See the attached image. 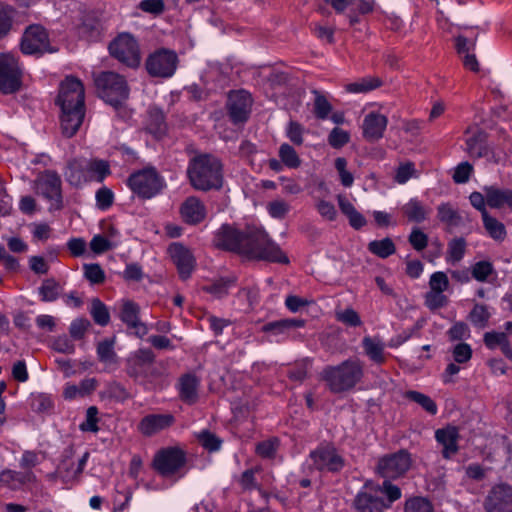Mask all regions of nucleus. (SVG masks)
I'll use <instances>...</instances> for the list:
<instances>
[{
    "label": "nucleus",
    "mask_w": 512,
    "mask_h": 512,
    "mask_svg": "<svg viewBox=\"0 0 512 512\" xmlns=\"http://www.w3.org/2000/svg\"><path fill=\"white\" fill-rule=\"evenodd\" d=\"M215 247L250 260L287 264L288 257L267 233L256 226L223 224L214 233Z\"/></svg>",
    "instance_id": "f257e3e1"
},
{
    "label": "nucleus",
    "mask_w": 512,
    "mask_h": 512,
    "mask_svg": "<svg viewBox=\"0 0 512 512\" xmlns=\"http://www.w3.org/2000/svg\"><path fill=\"white\" fill-rule=\"evenodd\" d=\"M85 90L82 82L67 76L59 86L57 104L61 108V128L64 136L70 138L80 128L85 115Z\"/></svg>",
    "instance_id": "f03ea898"
},
{
    "label": "nucleus",
    "mask_w": 512,
    "mask_h": 512,
    "mask_svg": "<svg viewBox=\"0 0 512 512\" xmlns=\"http://www.w3.org/2000/svg\"><path fill=\"white\" fill-rule=\"evenodd\" d=\"M187 175L192 187L199 191L218 190L223 185L222 163L211 154L193 157L189 161Z\"/></svg>",
    "instance_id": "7ed1b4c3"
},
{
    "label": "nucleus",
    "mask_w": 512,
    "mask_h": 512,
    "mask_svg": "<svg viewBox=\"0 0 512 512\" xmlns=\"http://www.w3.org/2000/svg\"><path fill=\"white\" fill-rule=\"evenodd\" d=\"M363 377V364L358 359H348L339 365H328L320 373L332 393H343L353 389Z\"/></svg>",
    "instance_id": "20e7f679"
},
{
    "label": "nucleus",
    "mask_w": 512,
    "mask_h": 512,
    "mask_svg": "<svg viewBox=\"0 0 512 512\" xmlns=\"http://www.w3.org/2000/svg\"><path fill=\"white\" fill-rule=\"evenodd\" d=\"M94 82L100 98L111 106L117 108L128 99L129 87L123 76L105 71L98 74Z\"/></svg>",
    "instance_id": "39448f33"
},
{
    "label": "nucleus",
    "mask_w": 512,
    "mask_h": 512,
    "mask_svg": "<svg viewBox=\"0 0 512 512\" xmlns=\"http://www.w3.org/2000/svg\"><path fill=\"white\" fill-rule=\"evenodd\" d=\"M127 185L139 198L151 199L165 187L164 178L153 167H147L132 173Z\"/></svg>",
    "instance_id": "423d86ee"
},
{
    "label": "nucleus",
    "mask_w": 512,
    "mask_h": 512,
    "mask_svg": "<svg viewBox=\"0 0 512 512\" xmlns=\"http://www.w3.org/2000/svg\"><path fill=\"white\" fill-rule=\"evenodd\" d=\"M345 465L344 458L338 453L334 445L323 443L309 453L305 462L308 470L336 473Z\"/></svg>",
    "instance_id": "0eeeda50"
},
{
    "label": "nucleus",
    "mask_w": 512,
    "mask_h": 512,
    "mask_svg": "<svg viewBox=\"0 0 512 512\" xmlns=\"http://www.w3.org/2000/svg\"><path fill=\"white\" fill-rule=\"evenodd\" d=\"M126 373L134 380H152L161 375L155 367V354L147 348L138 349L130 354L126 360Z\"/></svg>",
    "instance_id": "6e6552de"
},
{
    "label": "nucleus",
    "mask_w": 512,
    "mask_h": 512,
    "mask_svg": "<svg viewBox=\"0 0 512 512\" xmlns=\"http://www.w3.org/2000/svg\"><path fill=\"white\" fill-rule=\"evenodd\" d=\"M412 466L411 454L401 449L379 458L376 471L383 479H398L403 477Z\"/></svg>",
    "instance_id": "1a4fd4ad"
},
{
    "label": "nucleus",
    "mask_w": 512,
    "mask_h": 512,
    "mask_svg": "<svg viewBox=\"0 0 512 512\" xmlns=\"http://www.w3.org/2000/svg\"><path fill=\"white\" fill-rule=\"evenodd\" d=\"M178 65L177 54L170 49L161 48L151 53L145 62L148 74L152 77L170 78Z\"/></svg>",
    "instance_id": "9d476101"
},
{
    "label": "nucleus",
    "mask_w": 512,
    "mask_h": 512,
    "mask_svg": "<svg viewBox=\"0 0 512 512\" xmlns=\"http://www.w3.org/2000/svg\"><path fill=\"white\" fill-rule=\"evenodd\" d=\"M22 72L17 59L9 53H0V92L12 94L22 84Z\"/></svg>",
    "instance_id": "9b49d317"
},
{
    "label": "nucleus",
    "mask_w": 512,
    "mask_h": 512,
    "mask_svg": "<svg viewBox=\"0 0 512 512\" xmlns=\"http://www.w3.org/2000/svg\"><path fill=\"white\" fill-rule=\"evenodd\" d=\"M186 464V455L178 447H167L159 450L153 459L154 469L163 477L175 475Z\"/></svg>",
    "instance_id": "f8f14e48"
},
{
    "label": "nucleus",
    "mask_w": 512,
    "mask_h": 512,
    "mask_svg": "<svg viewBox=\"0 0 512 512\" xmlns=\"http://www.w3.org/2000/svg\"><path fill=\"white\" fill-rule=\"evenodd\" d=\"M21 50L24 54L53 53L56 49L50 46L49 36L46 29L38 24L26 28L21 41Z\"/></svg>",
    "instance_id": "ddd939ff"
},
{
    "label": "nucleus",
    "mask_w": 512,
    "mask_h": 512,
    "mask_svg": "<svg viewBox=\"0 0 512 512\" xmlns=\"http://www.w3.org/2000/svg\"><path fill=\"white\" fill-rule=\"evenodd\" d=\"M110 54L129 67L140 63L139 48L136 40L129 34H121L109 45Z\"/></svg>",
    "instance_id": "4468645a"
},
{
    "label": "nucleus",
    "mask_w": 512,
    "mask_h": 512,
    "mask_svg": "<svg viewBox=\"0 0 512 512\" xmlns=\"http://www.w3.org/2000/svg\"><path fill=\"white\" fill-rule=\"evenodd\" d=\"M379 484L366 483L355 496L353 505L358 512H383L389 508L379 495Z\"/></svg>",
    "instance_id": "2eb2a0df"
},
{
    "label": "nucleus",
    "mask_w": 512,
    "mask_h": 512,
    "mask_svg": "<svg viewBox=\"0 0 512 512\" xmlns=\"http://www.w3.org/2000/svg\"><path fill=\"white\" fill-rule=\"evenodd\" d=\"M486 512H512V486L499 483L491 487L484 500Z\"/></svg>",
    "instance_id": "dca6fc26"
},
{
    "label": "nucleus",
    "mask_w": 512,
    "mask_h": 512,
    "mask_svg": "<svg viewBox=\"0 0 512 512\" xmlns=\"http://www.w3.org/2000/svg\"><path fill=\"white\" fill-rule=\"evenodd\" d=\"M252 106L250 93L245 90L230 92L227 108L231 121L234 124L244 123L248 120Z\"/></svg>",
    "instance_id": "f3484780"
},
{
    "label": "nucleus",
    "mask_w": 512,
    "mask_h": 512,
    "mask_svg": "<svg viewBox=\"0 0 512 512\" xmlns=\"http://www.w3.org/2000/svg\"><path fill=\"white\" fill-rule=\"evenodd\" d=\"M89 452H85L78 460H75L72 451H65L61 462L58 465V473L64 484H72L79 480L86 463L89 459Z\"/></svg>",
    "instance_id": "a211bd4d"
},
{
    "label": "nucleus",
    "mask_w": 512,
    "mask_h": 512,
    "mask_svg": "<svg viewBox=\"0 0 512 512\" xmlns=\"http://www.w3.org/2000/svg\"><path fill=\"white\" fill-rule=\"evenodd\" d=\"M35 188L36 192L44 198L56 204L62 202L61 179L57 172L47 170L40 174L35 181Z\"/></svg>",
    "instance_id": "6ab92c4d"
},
{
    "label": "nucleus",
    "mask_w": 512,
    "mask_h": 512,
    "mask_svg": "<svg viewBox=\"0 0 512 512\" xmlns=\"http://www.w3.org/2000/svg\"><path fill=\"white\" fill-rule=\"evenodd\" d=\"M466 152L472 158H486L488 161L497 163L498 159L487 142V134L481 130H477L466 141Z\"/></svg>",
    "instance_id": "aec40b11"
},
{
    "label": "nucleus",
    "mask_w": 512,
    "mask_h": 512,
    "mask_svg": "<svg viewBox=\"0 0 512 512\" xmlns=\"http://www.w3.org/2000/svg\"><path fill=\"white\" fill-rule=\"evenodd\" d=\"M169 254L177 267L180 278L188 279L195 268V258L191 251L180 243H173L169 247Z\"/></svg>",
    "instance_id": "412c9836"
},
{
    "label": "nucleus",
    "mask_w": 512,
    "mask_h": 512,
    "mask_svg": "<svg viewBox=\"0 0 512 512\" xmlns=\"http://www.w3.org/2000/svg\"><path fill=\"white\" fill-rule=\"evenodd\" d=\"M174 421L172 414H148L139 422L138 430L142 435L150 437L169 428Z\"/></svg>",
    "instance_id": "4be33fe9"
},
{
    "label": "nucleus",
    "mask_w": 512,
    "mask_h": 512,
    "mask_svg": "<svg viewBox=\"0 0 512 512\" xmlns=\"http://www.w3.org/2000/svg\"><path fill=\"white\" fill-rule=\"evenodd\" d=\"M120 318L129 329L133 330L137 337L142 338L148 333L147 326L139 319V306L136 303L132 301L124 302Z\"/></svg>",
    "instance_id": "5701e85b"
},
{
    "label": "nucleus",
    "mask_w": 512,
    "mask_h": 512,
    "mask_svg": "<svg viewBox=\"0 0 512 512\" xmlns=\"http://www.w3.org/2000/svg\"><path fill=\"white\" fill-rule=\"evenodd\" d=\"M180 213L186 223L198 224L205 219L206 208L199 198L190 196L182 203Z\"/></svg>",
    "instance_id": "b1692460"
},
{
    "label": "nucleus",
    "mask_w": 512,
    "mask_h": 512,
    "mask_svg": "<svg viewBox=\"0 0 512 512\" xmlns=\"http://www.w3.org/2000/svg\"><path fill=\"white\" fill-rule=\"evenodd\" d=\"M199 378L193 373L182 375L177 383L180 399L187 404H194L198 399Z\"/></svg>",
    "instance_id": "393cba45"
},
{
    "label": "nucleus",
    "mask_w": 512,
    "mask_h": 512,
    "mask_svg": "<svg viewBox=\"0 0 512 512\" xmlns=\"http://www.w3.org/2000/svg\"><path fill=\"white\" fill-rule=\"evenodd\" d=\"M387 118L379 113L367 114L363 121V135L369 141H376L383 136L387 126Z\"/></svg>",
    "instance_id": "a878e982"
},
{
    "label": "nucleus",
    "mask_w": 512,
    "mask_h": 512,
    "mask_svg": "<svg viewBox=\"0 0 512 512\" xmlns=\"http://www.w3.org/2000/svg\"><path fill=\"white\" fill-rule=\"evenodd\" d=\"M486 194V203L490 208L501 209L507 206L512 210V190L502 189L497 186H485L483 188Z\"/></svg>",
    "instance_id": "bb28decb"
},
{
    "label": "nucleus",
    "mask_w": 512,
    "mask_h": 512,
    "mask_svg": "<svg viewBox=\"0 0 512 512\" xmlns=\"http://www.w3.org/2000/svg\"><path fill=\"white\" fill-rule=\"evenodd\" d=\"M459 438L458 429L454 426H447L435 432V439L443 446V457L450 458L458 450L457 441Z\"/></svg>",
    "instance_id": "cd10ccee"
},
{
    "label": "nucleus",
    "mask_w": 512,
    "mask_h": 512,
    "mask_svg": "<svg viewBox=\"0 0 512 512\" xmlns=\"http://www.w3.org/2000/svg\"><path fill=\"white\" fill-rule=\"evenodd\" d=\"M102 23L95 12H89L82 16L78 26V34L86 40H96L102 32Z\"/></svg>",
    "instance_id": "c85d7f7f"
},
{
    "label": "nucleus",
    "mask_w": 512,
    "mask_h": 512,
    "mask_svg": "<svg viewBox=\"0 0 512 512\" xmlns=\"http://www.w3.org/2000/svg\"><path fill=\"white\" fill-rule=\"evenodd\" d=\"M35 481L36 476L31 470L18 472L6 469L0 473V483L12 490H17L24 484Z\"/></svg>",
    "instance_id": "c756f323"
},
{
    "label": "nucleus",
    "mask_w": 512,
    "mask_h": 512,
    "mask_svg": "<svg viewBox=\"0 0 512 512\" xmlns=\"http://www.w3.org/2000/svg\"><path fill=\"white\" fill-rule=\"evenodd\" d=\"M85 158H74L68 161L64 171L66 181L75 187H80L87 183Z\"/></svg>",
    "instance_id": "7c9ffc66"
},
{
    "label": "nucleus",
    "mask_w": 512,
    "mask_h": 512,
    "mask_svg": "<svg viewBox=\"0 0 512 512\" xmlns=\"http://www.w3.org/2000/svg\"><path fill=\"white\" fill-rule=\"evenodd\" d=\"M401 211L408 221L422 223L429 217L431 209L418 198H411L401 207Z\"/></svg>",
    "instance_id": "2f4dec72"
},
{
    "label": "nucleus",
    "mask_w": 512,
    "mask_h": 512,
    "mask_svg": "<svg viewBox=\"0 0 512 512\" xmlns=\"http://www.w3.org/2000/svg\"><path fill=\"white\" fill-rule=\"evenodd\" d=\"M304 325L305 320L303 319L286 318L269 322L262 327V330L272 335H287L290 331L302 328Z\"/></svg>",
    "instance_id": "473e14b6"
},
{
    "label": "nucleus",
    "mask_w": 512,
    "mask_h": 512,
    "mask_svg": "<svg viewBox=\"0 0 512 512\" xmlns=\"http://www.w3.org/2000/svg\"><path fill=\"white\" fill-rule=\"evenodd\" d=\"M84 168L86 170L87 182H102L111 173L109 163L102 159L85 158Z\"/></svg>",
    "instance_id": "72a5a7b5"
},
{
    "label": "nucleus",
    "mask_w": 512,
    "mask_h": 512,
    "mask_svg": "<svg viewBox=\"0 0 512 512\" xmlns=\"http://www.w3.org/2000/svg\"><path fill=\"white\" fill-rule=\"evenodd\" d=\"M362 346L365 354L370 360L376 364H382L385 361L384 356V343L376 337L365 336L362 340Z\"/></svg>",
    "instance_id": "f704fd0d"
},
{
    "label": "nucleus",
    "mask_w": 512,
    "mask_h": 512,
    "mask_svg": "<svg viewBox=\"0 0 512 512\" xmlns=\"http://www.w3.org/2000/svg\"><path fill=\"white\" fill-rule=\"evenodd\" d=\"M483 226L488 235L495 241L502 242L507 236L505 225L489 213L482 217Z\"/></svg>",
    "instance_id": "c9c22d12"
},
{
    "label": "nucleus",
    "mask_w": 512,
    "mask_h": 512,
    "mask_svg": "<svg viewBox=\"0 0 512 512\" xmlns=\"http://www.w3.org/2000/svg\"><path fill=\"white\" fill-rule=\"evenodd\" d=\"M438 219L449 227H457L462 223L459 211L450 203H441L437 207Z\"/></svg>",
    "instance_id": "e433bc0d"
},
{
    "label": "nucleus",
    "mask_w": 512,
    "mask_h": 512,
    "mask_svg": "<svg viewBox=\"0 0 512 512\" xmlns=\"http://www.w3.org/2000/svg\"><path fill=\"white\" fill-rule=\"evenodd\" d=\"M491 315L487 305L475 303L467 318L474 327L484 329L488 326Z\"/></svg>",
    "instance_id": "4c0bfd02"
},
{
    "label": "nucleus",
    "mask_w": 512,
    "mask_h": 512,
    "mask_svg": "<svg viewBox=\"0 0 512 512\" xmlns=\"http://www.w3.org/2000/svg\"><path fill=\"white\" fill-rule=\"evenodd\" d=\"M166 128L167 125L163 111L156 107L150 108L148 112L147 130L155 136H161L166 132Z\"/></svg>",
    "instance_id": "58836bf2"
},
{
    "label": "nucleus",
    "mask_w": 512,
    "mask_h": 512,
    "mask_svg": "<svg viewBox=\"0 0 512 512\" xmlns=\"http://www.w3.org/2000/svg\"><path fill=\"white\" fill-rule=\"evenodd\" d=\"M114 338L104 339L97 345V356L100 362L105 365H116L118 363L117 355L114 351Z\"/></svg>",
    "instance_id": "ea45409f"
},
{
    "label": "nucleus",
    "mask_w": 512,
    "mask_h": 512,
    "mask_svg": "<svg viewBox=\"0 0 512 512\" xmlns=\"http://www.w3.org/2000/svg\"><path fill=\"white\" fill-rule=\"evenodd\" d=\"M382 83L378 77L367 76L347 84L346 90L350 93H367L380 87Z\"/></svg>",
    "instance_id": "a19ab883"
},
{
    "label": "nucleus",
    "mask_w": 512,
    "mask_h": 512,
    "mask_svg": "<svg viewBox=\"0 0 512 512\" xmlns=\"http://www.w3.org/2000/svg\"><path fill=\"white\" fill-rule=\"evenodd\" d=\"M368 250L379 258L385 259L396 252V247L394 242L389 237H386L369 242Z\"/></svg>",
    "instance_id": "79ce46f5"
},
{
    "label": "nucleus",
    "mask_w": 512,
    "mask_h": 512,
    "mask_svg": "<svg viewBox=\"0 0 512 512\" xmlns=\"http://www.w3.org/2000/svg\"><path fill=\"white\" fill-rule=\"evenodd\" d=\"M235 282L236 279L234 277L220 278L204 286L203 290L217 298H222L228 294L229 289L235 285Z\"/></svg>",
    "instance_id": "37998d69"
},
{
    "label": "nucleus",
    "mask_w": 512,
    "mask_h": 512,
    "mask_svg": "<svg viewBox=\"0 0 512 512\" xmlns=\"http://www.w3.org/2000/svg\"><path fill=\"white\" fill-rule=\"evenodd\" d=\"M61 290L60 284L53 278L44 280L38 288L39 295L43 302H53L57 300Z\"/></svg>",
    "instance_id": "c03bdc74"
},
{
    "label": "nucleus",
    "mask_w": 512,
    "mask_h": 512,
    "mask_svg": "<svg viewBox=\"0 0 512 512\" xmlns=\"http://www.w3.org/2000/svg\"><path fill=\"white\" fill-rule=\"evenodd\" d=\"M467 243L463 237L453 238L448 243L446 260L450 263L461 261L465 255Z\"/></svg>",
    "instance_id": "a18cd8bd"
},
{
    "label": "nucleus",
    "mask_w": 512,
    "mask_h": 512,
    "mask_svg": "<svg viewBox=\"0 0 512 512\" xmlns=\"http://www.w3.org/2000/svg\"><path fill=\"white\" fill-rule=\"evenodd\" d=\"M312 94L314 95L313 111L316 118L321 120L328 118L330 112L332 111V105L328 101L327 97L316 89L312 90Z\"/></svg>",
    "instance_id": "49530a36"
},
{
    "label": "nucleus",
    "mask_w": 512,
    "mask_h": 512,
    "mask_svg": "<svg viewBox=\"0 0 512 512\" xmlns=\"http://www.w3.org/2000/svg\"><path fill=\"white\" fill-rule=\"evenodd\" d=\"M405 397L420 405L426 412L435 415L438 411L436 403L427 395L418 391H407Z\"/></svg>",
    "instance_id": "de8ad7c7"
},
{
    "label": "nucleus",
    "mask_w": 512,
    "mask_h": 512,
    "mask_svg": "<svg viewBox=\"0 0 512 512\" xmlns=\"http://www.w3.org/2000/svg\"><path fill=\"white\" fill-rule=\"evenodd\" d=\"M90 314L100 326H106L110 321V314L105 304L98 298H94L91 302Z\"/></svg>",
    "instance_id": "09e8293b"
},
{
    "label": "nucleus",
    "mask_w": 512,
    "mask_h": 512,
    "mask_svg": "<svg viewBox=\"0 0 512 512\" xmlns=\"http://www.w3.org/2000/svg\"><path fill=\"white\" fill-rule=\"evenodd\" d=\"M279 157L281 162L289 168H297L300 166V158L295 149L287 143H284L279 148Z\"/></svg>",
    "instance_id": "8fccbe9b"
},
{
    "label": "nucleus",
    "mask_w": 512,
    "mask_h": 512,
    "mask_svg": "<svg viewBox=\"0 0 512 512\" xmlns=\"http://www.w3.org/2000/svg\"><path fill=\"white\" fill-rule=\"evenodd\" d=\"M392 479H384L382 485H379V495H385V502L389 503V508L391 504L398 499L401 498L402 492L401 489L391 482Z\"/></svg>",
    "instance_id": "3c124183"
},
{
    "label": "nucleus",
    "mask_w": 512,
    "mask_h": 512,
    "mask_svg": "<svg viewBox=\"0 0 512 512\" xmlns=\"http://www.w3.org/2000/svg\"><path fill=\"white\" fill-rule=\"evenodd\" d=\"M405 512H434L432 503L424 497H412L405 502Z\"/></svg>",
    "instance_id": "603ef678"
},
{
    "label": "nucleus",
    "mask_w": 512,
    "mask_h": 512,
    "mask_svg": "<svg viewBox=\"0 0 512 512\" xmlns=\"http://www.w3.org/2000/svg\"><path fill=\"white\" fill-rule=\"evenodd\" d=\"M494 272V266L490 261H479L472 266L471 275L475 280L485 282Z\"/></svg>",
    "instance_id": "864d4df0"
},
{
    "label": "nucleus",
    "mask_w": 512,
    "mask_h": 512,
    "mask_svg": "<svg viewBox=\"0 0 512 512\" xmlns=\"http://www.w3.org/2000/svg\"><path fill=\"white\" fill-rule=\"evenodd\" d=\"M198 440L200 444L210 452L218 451L222 444V440L208 430L201 431L198 434Z\"/></svg>",
    "instance_id": "5fc2aeb1"
},
{
    "label": "nucleus",
    "mask_w": 512,
    "mask_h": 512,
    "mask_svg": "<svg viewBox=\"0 0 512 512\" xmlns=\"http://www.w3.org/2000/svg\"><path fill=\"white\" fill-rule=\"evenodd\" d=\"M335 317H336L337 321H339L347 326H350V327H357L362 324L360 316L352 308H347L345 310L336 311Z\"/></svg>",
    "instance_id": "6e6d98bb"
},
{
    "label": "nucleus",
    "mask_w": 512,
    "mask_h": 512,
    "mask_svg": "<svg viewBox=\"0 0 512 512\" xmlns=\"http://www.w3.org/2000/svg\"><path fill=\"white\" fill-rule=\"evenodd\" d=\"M96 205L100 210L109 209L114 202V193L107 187H101L95 194Z\"/></svg>",
    "instance_id": "4d7b16f0"
},
{
    "label": "nucleus",
    "mask_w": 512,
    "mask_h": 512,
    "mask_svg": "<svg viewBox=\"0 0 512 512\" xmlns=\"http://www.w3.org/2000/svg\"><path fill=\"white\" fill-rule=\"evenodd\" d=\"M508 342V337L505 332L491 331L484 334V343L489 349H495L497 347L502 348Z\"/></svg>",
    "instance_id": "13d9d810"
},
{
    "label": "nucleus",
    "mask_w": 512,
    "mask_h": 512,
    "mask_svg": "<svg viewBox=\"0 0 512 512\" xmlns=\"http://www.w3.org/2000/svg\"><path fill=\"white\" fill-rule=\"evenodd\" d=\"M349 140V133L338 127L333 128L328 136V143L336 149L342 148L349 142Z\"/></svg>",
    "instance_id": "bf43d9fd"
},
{
    "label": "nucleus",
    "mask_w": 512,
    "mask_h": 512,
    "mask_svg": "<svg viewBox=\"0 0 512 512\" xmlns=\"http://www.w3.org/2000/svg\"><path fill=\"white\" fill-rule=\"evenodd\" d=\"M84 275L92 284H100L105 280V273L99 264H85Z\"/></svg>",
    "instance_id": "052dcab7"
},
{
    "label": "nucleus",
    "mask_w": 512,
    "mask_h": 512,
    "mask_svg": "<svg viewBox=\"0 0 512 512\" xmlns=\"http://www.w3.org/2000/svg\"><path fill=\"white\" fill-rule=\"evenodd\" d=\"M279 442L276 438L262 441L257 444L256 452L263 458H273L277 452Z\"/></svg>",
    "instance_id": "680f3d73"
},
{
    "label": "nucleus",
    "mask_w": 512,
    "mask_h": 512,
    "mask_svg": "<svg viewBox=\"0 0 512 512\" xmlns=\"http://www.w3.org/2000/svg\"><path fill=\"white\" fill-rule=\"evenodd\" d=\"M452 355L457 364L467 363L472 357V348L467 343H458L453 348Z\"/></svg>",
    "instance_id": "e2e57ef3"
},
{
    "label": "nucleus",
    "mask_w": 512,
    "mask_h": 512,
    "mask_svg": "<svg viewBox=\"0 0 512 512\" xmlns=\"http://www.w3.org/2000/svg\"><path fill=\"white\" fill-rule=\"evenodd\" d=\"M447 297L443 292L429 291L425 295V304L430 310H436L447 304Z\"/></svg>",
    "instance_id": "0e129e2a"
},
{
    "label": "nucleus",
    "mask_w": 512,
    "mask_h": 512,
    "mask_svg": "<svg viewBox=\"0 0 512 512\" xmlns=\"http://www.w3.org/2000/svg\"><path fill=\"white\" fill-rule=\"evenodd\" d=\"M408 241L415 250L422 251L428 245V236L419 228L414 227L409 235Z\"/></svg>",
    "instance_id": "69168bd1"
},
{
    "label": "nucleus",
    "mask_w": 512,
    "mask_h": 512,
    "mask_svg": "<svg viewBox=\"0 0 512 512\" xmlns=\"http://www.w3.org/2000/svg\"><path fill=\"white\" fill-rule=\"evenodd\" d=\"M115 246L114 243L103 235H95L90 241V248L96 254L104 253Z\"/></svg>",
    "instance_id": "338daca9"
},
{
    "label": "nucleus",
    "mask_w": 512,
    "mask_h": 512,
    "mask_svg": "<svg viewBox=\"0 0 512 512\" xmlns=\"http://www.w3.org/2000/svg\"><path fill=\"white\" fill-rule=\"evenodd\" d=\"M267 210L271 217L283 219L290 210V205L284 200H275L267 205Z\"/></svg>",
    "instance_id": "774afa93"
}]
</instances>
